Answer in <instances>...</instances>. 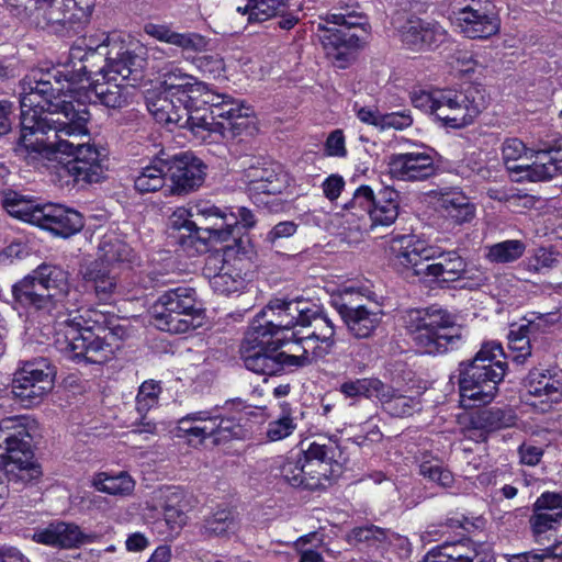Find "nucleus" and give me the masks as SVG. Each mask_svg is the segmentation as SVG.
I'll use <instances>...</instances> for the list:
<instances>
[{
	"label": "nucleus",
	"mask_w": 562,
	"mask_h": 562,
	"mask_svg": "<svg viewBox=\"0 0 562 562\" xmlns=\"http://www.w3.org/2000/svg\"><path fill=\"white\" fill-rule=\"evenodd\" d=\"M21 136L16 155L35 166L41 158L60 153L74 156L65 166L79 183H97L104 178L105 150L90 143L86 106L67 100L56 75L32 70L20 81Z\"/></svg>",
	"instance_id": "f257e3e1"
},
{
	"label": "nucleus",
	"mask_w": 562,
	"mask_h": 562,
	"mask_svg": "<svg viewBox=\"0 0 562 562\" xmlns=\"http://www.w3.org/2000/svg\"><path fill=\"white\" fill-rule=\"evenodd\" d=\"M146 65L145 49L139 45L133 47L112 42L91 47L85 40H79L69 49L64 77L68 82L78 83L87 74H94L122 83L131 81L127 86L134 88L143 78Z\"/></svg>",
	"instance_id": "f03ea898"
},
{
	"label": "nucleus",
	"mask_w": 562,
	"mask_h": 562,
	"mask_svg": "<svg viewBox=\"0 0 562 562\" xmlns=\"http://www.w3.org/2000/svg\"><path fill=\"white\" fill-rule=\"evenodd\" d=\"M391 250L396 266L424 280L452 282L468 273L467 262L456 250L443 251L415 235L394 237Z\"/></svg>",
	"instance_id": "7ed1b4c3"
},
{
	"label": "nucleus",
	"mask_w": 562,
	"mask_h": 562,
	"mask_svg": "<svg viewBox=\"0 0 562 562\" xmlns=\"http://www.w3.org/2000/svg\"><path fill=\"white\" fill-rule=\"evenodd\" d=\"M0 457L3 458L2 472L7 477V483L0 481L1 508L9 497V486L19 492L36 484L42 476V468L32 449V436L16 418L0 422Z\"/></svg>",
	"instance_id": "20e7f679"
},
{
	"label": "nucleus",
	"mask_w": 562,
	"mask_h": 562,
	"mask_svg": "<svg viewBox=\"0 0 562 562\" xmlns=\"http://www.w3.org/2000/svg\"><path fill=\"white\" fill-rule=\"evenodd\" d=\"M341 450L331 439L312 442L307 450L295 456L278 457L273 463L274 476L293 487L318 490L326 486L341 470Z\"/></svg>",
	"instance_id": "39448f33"
},
{
	"label": "nucleus",
	"mask_w": 562,
	"mask_h": 562,
	"mask_svg": "<svg viewBox=\"0 0 562 562\" xmlns=\"http://www.w3.org/2000/svg\"><path fill=\"white\" fill-rule=\"evenodd\" d=\"M507 370L501 344L481 346L473 359L459 363V392L464 406L491 403L498 392Z\"/></svg>",
	"instance_id": "423d86ee"
},
{
	"label": "nucleus",
	"mask_w": 562,
	"mask_h": 562,
	"mask_svg": "<svg viewBox=\"0 0 562 562\" xmlns=\"http://www.w3.org/2000/svg\"><path fill=\"white\" fill-rule=\"evenodd\" d=\"M147 109L158 123L188 128L203 140L212 134H218L225 139H233L244 126L245 120L234 124L224 120L210 125L207 109H193L187 103H178L175 97L167 95L160 90L147 98Z\"/></svg>",
	"instance_id": "0eeeda50"
},
{
	"label": "nucleus",
	"mask_w": 562,
	"mask_h": 562,
	"mask_svg": "<svg viewBox=\"0 0 562 562\" xmlns=\"http://www.w3.org/2000/svg\"><path fill=\"white\" fill-rule=\"evenodd\" d=\"M404 326L424 355H440L458 347L462 329L454 317L437 307L411 310L403 316Z\"/></svg>",
	"instance_id": "6e6552de"
},
{
	"label": "nucleus",
	"mask_w": 562,
	"mask_h": 562,
	"mask_svg": "<svg viewBox=\"0 0 562 562\" xmlns=\"http://www.w3.org/2000/svg\"><path fill=\"white\" fill-rule=\"evenodd\" d=\"M250 250V238L240 236L234 239V244L225 245L223 251L212 252L205 258L203 273L210 279L214 292L229 295L244 288V257Z\"/></svg>",
	"instance_id": "1a4fd4ad"
},
{
	"label": "nucleus",
	"mask_w": 562,
	"mask_h": 562,
	"mask_svg": "<svg viewBox=\"0 0 562 562\" xmlns=\"http://www.w3.org/2000/svg\"><path fill=\"white\" fill-rule=\"evenodd\" d=\"M240 356L247 370L260 375H276L286 368L308 366L306 357L278 351L274 340L248 329L240 346Z\"/></svg>",
	"instance_id": "9d476101"
},
{
	"label": "nucleus",
	"mask_w": 562,
	"mask_h": 562,
	"mask_svg": "<svg viewBox=\"0 0 562 562\" xmlns=\"http://www.w3.org/2000/svg\"><path fill=\"white\" fill-rule=\"evenodd\" d=\"M302 329L292 333L302 348L299 357H306L308 366L326 358L336 345L335 325L325 311L315 304L306 302L301 318Z\"/></svg>",
	"instance_id": "9b49d317"
},
{
	"label": "nucleus",
	"mask_w": 562,
	"mask_h": 562,
	"mask_svg": "<svg viewBox=\"0 0 562 562\" xmlns=\"http://www.w3.org/2000/svg\"><path fill=\"white\" fill-rule=\"evenodd\" d=\"M527 154L525 144L518 138H509L503 143L502 155L507 169L524 171L530 181H546L562 175V138L554 139L552 144L535 151V161L531 165H510Z\"/></svg>",
	"instance_id": "f8f14e48"
},
{
	"label": "nucleus",
	"mask_w": 562,
	"mask_h": 562,
	"mask_svg": "<svg viewBox=\"0 0 562 562\" xmlns=\"http://www.w3.org/2000/svg\"><path fill=\"white\" fill-rule=\"evenodd\" d=\"M4 1L13 15L56 35H70L80 26L71 14L67 15L55 4V0H27L25 4L24 0Z\"/></svg>",
	"instance_id": "ddd939ff"
},
{
	"label": "nucleus",
	"mask_w": 562,
	"mask_h": 562,
	"mask_svg": "<svg viewBox=\"0 0 562 562\" xmlns=\"http://www.w3.org/2000/svg\"><path fill=\"white\" fill-rule=\"evenodd\" d=\"M54 387V371L46 359L24 362L13 375L11 392L23 407L41 404Z\"/></svg>",
	"instance_id": "4468645a"
},
{
	"label": "nucleus",
	"mask_w": 562,
	"mask_h": 562,
	"mask_svg": "<svg viewBox=\"0 0 562 562\" xmlns=\"http://www.w3.org/2000/svg\"><path fill=\"white\" fill-rule=\"evenodd\" d=\"M304 304H306L304 301L273 299L256 315L249 329L271 340L291 331H297L296 327L301 325Z\"/></svg>",
	"instance_id": "2eb2a0df"
},
{
	"label": "nucleus",
	"mask_w": 562,
	"mask_h": 562,
	"mask_svg": "<svg viewBox=\"0 0 562 562\" xmlns=\"http://www.w3.org/2000/svg\"><path fill=\"white\" fill-rule=\"evenodd\" d=\"M181 217L183 214H188L191 217H201V223L204 226L199 227L194 221L186 220L182 227L190 233L199 234L200 231L206 232L210 239L218 241H229V235L234 233V224L229 221L228 214L220 210L218 207L209 203H199L191 206L189 211L184 209L178 210L175 213ZM201 237L196 235H189L188 237L181 236L179 243L183 248L191 247L195 241H200Z\"/></svg>",
	"instance_id": "dca6fc26"
},
{
	"label": "nucleus",
	"mask_w": 562,
	"mask_h": 562,
	"mask_svg": "<svg viewBox=\"0 0 562 562\" xmlns=\"http://www.w3.org/2000/svg\"><path fill=\"white\" fill-rule=\"evenodd\" d=\"M522 398L540 413L562 402V373L558 369L533 368L522 381Z\"/></svg>",
	"instance_id": "f3484780"
},
{
	"label": "nucleus",
	"mask_w": 562,
	"mask_h": 562,
	"mask_svg": "<svg viewBox=\"0 0 562 562\" xmlns=\"http://www.w3.org/2000/svg\"><path fill=\"white\" fill-rule=\"evenodd\" d=\"M352 29L327 24L319 20L317 23L318 38L331 64L340 69L347 68L356 58L360 47L359 36Z\"/></svg>",
	"instance_id": "a211bd4d"
},
{
	"label": "nucleus",
	"mask_w": 562,
	"mask_h": 562,
	"mask_svg": "<svg viewBox=\"0 0 562 562\" xmlns=\"http://www.w3.org/2000/svg\"><path fill=\"white\" fill-rule=\"evenodd\" d=\"M453 14L457 27L469 38H487L499 30L494 5L487 0H472Z\"/></svg>",
	"instance_id": "6ab92c4d"
},
{
	"label": "nucleus",
	"mask_w": 562,
	"mask_h": 562,
	"mask_svg": "<svg viewBox=\"0 0 562 562\" xmlns=\"http://www.w3.org/2000/svg\"><path fill=\"white\" fill-rule=\"evenodd\" d=\"M206 169V165L189 151L167 158L171 193L181 195L199 189L205 180Z\"/></svg>",
	"instance_id": "aec40b11"
},
{
	"label": "nucleus",
	"mask_w": 562,
	"mask_h": 562,
	"mask_svg": "<svg viewBox=\"0 0 562 562\" xmlns=\"http://www.w3.org/2000/svg\"><path fill=\"white\" fill-rule=\"evenodd\" d=\"M402 44L413 52L436 49L448 38L447 31L436 21L411 16L400 27Z\"/></svg>",
	"instance_id": "412c9836"
},
{
	"label": "nucleus",
	"mask_w": 562,
	"mask_h": 562,
	"mask_svg": "<svg viewBox=\"0 0 562 562\" xmlns=\"http://www.w3.org/2000/svg\"><path fill=\"white\" fill-rule=\"evenodd\" d=\"M435 159L430 151L393 154L389 160V172L401 181H424L435 176Z\"/></svg>",
	"instance_id": "4be33fe9"
},
{
	"label": "nucleus",
	"mask_w": 562,
	"mask_h": 562,
	"mask_svg": "<svg viewBox=\"0 0 562 562\" xmlns=\"http://www.w3.org/2000/svg\"><path fill=\"white\" fill-rule=\"evenodd\" d=\"M80 272L86 288L92 291L99 301L108 303L121 294L122 284L115 266L95 259L82 266Z\"/></svg>",
	"instance_id": "5701e85b"
},
{
	"label": "nucleus",
	"mask_w": 562,
	"mask_h": 562,
	"mask_svg": "<svg viewBox=\"0 0 562 562\" xmlns=\"http://www.w3.org/2000/svg\"><path fill=\"white\" fill-rule=\"evenodd\" d=\"M68 357L80 363L102 364L112 358L113 350L105 337L99 333L80 331V334L67 333Z\"/></svg>",
	"instance_id": "b1692460"
},
{
	"label": "nucleus",
	"mask_w": 562,
	"mask_h": 562,
	"mask_svg": "<svg viewBox=\"0 0 562 562\" xmlns=\"http://www.w3.org/2000/svg\"><path fill=\"white\" fill-rule=\"evenodd\" d=\"M198 103L199 101L196 98L193 109H207V122L210 125L220 123L224 120L234 124L245 119L244 126L238 131V134H236L235 137L241 135L250 127L251 122L249 117L252 113L251 109L239 104L228 97L205 93L201 101L202 104Z\"/></svg>",
	"instance_id": "393cba45"
},
{
	"label": "nucleus",
	"mask_w": 562,
	"mask_h": 562,
	"mask_svg": "<svg viewBox=\"0 0 562 562\" xmlns=\"http://www.w3.org/2000/svg\"><path fill=\"white\" fill-rule=\"evenodd\" d=\"M337 311L348 333L357 339L371 337L380 326L384 316L382 308L374 304H340Z\"/></svg>",
	"instance_id": "a878e982"
},
{
	"label": "nucleus",
	"mask_w": 562,
	"mask_h": 562,
	"mask_svg": "<svg viewBox=\"0 0 562 562\" xmlns=\"http://www.w3.org/2000/svg\"><path fill=\"white\" fill-rule=\"evenodd\" d=\"M562 520V494L546 492L532 506L529 522L535 541L542 543L548 531L557 529Z\"/></svg>",
	"instance_id": "bb28decb"
},
{
	"label": "nucleus",
	"mask_w": 562,
	"mask_h": 562,
	"mask_svg": "<svg viewBox=\"0 0 562 562\" xmlns=\"http://www.w3.org/2000/svg\"><path fill=\"white\" fill-rule=\"evenodd\" d=\"M13 307L29 314L49 313L55 303L52 294L44 292V286L30 273L12 285Z\"/></svg>",
	"instance_id": "cd10ccee"
},
{
	"label": "nucleus",
	"mask_w": 562,
	"mask_h": 562,
	"mask_svg": "<svg viewBox=\"0 0 562 562\" xmlns=\"http://www.w3.org/2000/svg\"><path fill=\"white\" fill-rule=\"evenodd\" d=\"M453 95L456 105L451 121L452 128L469 126L487 106L485 90L480 86L469 85L457 89Z\"/></svg>",
	"instance_id": "c85d7f7f"
},
{
	"label": "nucleus",
	"mask_w": 562,
	"mask_h": 562,
	"mask_svg": "<svg viewBox=\"0 0 562 562\" xmlns=\"http://www.w3.org/2000/svg\"><path fill=\"white\" fill-rule=\"evenodd\" d=\"M56 236L67 238L83 227L82 215L61 204L46 203L42 206L41 222L37 225Z\"/></svg>",
	"instance_id": "c756f323"
},
{
	"label": "nucleus",
	"mask_w": 562,
	"mask_h": 562,
	"mask_svg": "<svg viewBox=\"0 0 562 562\" xmlns=\"http://www.w3.org/2000/svg\"><path fill=\"white\" fill-rule=\"evenodd\" d=\"M204 85L195 77L183 72L177 66H170L161 75L160 91L175 97L178 103L194 104L195 99L202 95Z\"/></svg>",
	"instance_id": "7c9ffc66"
},
{
	"label": "nucleus",
	"mask_w": 562,
	"mask_h": 562,
	"mask_svg": "<svg viewBox=\"0 0 562 562\" xmlns=\"http://www.w3.org/2000/svg\"><path fill=\"white\" fill-rule=\"evenodd\" d=\"M250 195L280 194L288 184L286 175L274 165L250 166L244 172Z\"/></svg>",
	"instance_id": "2f4dec72"
},
{
	"label": "nucleus",
	"mask_w": 562,
	"mask_h": 562,
	"mask_svg": "<svg viewBox=\"0 0 562 562\" xmlns=\"http://www.w3.org/2000/svg\"><path fill=\"white\" fill-rule=\"evenodd\" d=\"M423 562H484L476 543L470 539L443 542L429 550Z\"/></svg>",
	"instance_id": "473e14b6"
},
{
	"label": "nucleus",
	"mask_w": 562,
	"mask_h": 562,
	"mask_svg": "<svg viewBox=\"0 0 562 562\" xmlns=\"http://www.w3.org/2000/svg\"><path fill=\"white\" fill-rule=\"evenodd\" d=\"M83 79L91 80L90 94L109 109H121L128 103L130 86L111 78L102 79L94 74H87Z\"/></svg>",
	"instance_id": "72a5a7b5"
},
{
	"label": "nucleus",
	"mask_w": 562,
	"mask_h": 562,
	"mask_svg": "<svg viewBox=\"0 0 562 562\" xmlns=\"http://www.w3.org/2000/svg\"><path fill=\"white\" fill-rule=\"evenodd\" d=\"M33 540L50 547L69 549L82 543L83 533L74 524L58 521L36 531L33 535Z\"/></svg>",
	"instance_id": "f704fd0d"
},
{
	"label": "nucleus",
	"mask_w": 562,
	"mask_h": 562,
	"mask_svg": "<svg viewBox=\"0 0 562 562\" xmlns=\"http://www.w3.org/2000/svg\"><path fill=\"white\" fill-rule=\"evenodd\" d=\"M144 32L150 37L176 45L184 50L202 52L207 45L205 37L200 34L173 32L165 24L147 23L144 26Z\"/></svg>",
	"instance_id": "c9c22d12"
},
{
	"label": "nucleus",
	"mask_w": 562,
	"mask_h": 562,
	"mask_svg": "<svg viewBox=\"0 0 562 562\" xmlns=\"http://www.w3.org/2000/svg\"><path fill=\"white\" fill-rule=\"evenodd\" d=\"M31 274L44 286V292L52 294L54 303L69 292V272L59 266L42 263Z\"/></svg>",
	"instance_id": "e433bc0d"
},
{
	"label": "nucleus",
	"mask_w": 562,
	"mask_h": 562,
	"mask_svg": "<svg viewBox=\"0 0 562 562\" xmlns=\"http://www.w3.org/2000/svg\"><path fill=\"white\" fill-rule=\"evenodd\" d=\"M398 216V192L390 187L376 193L375 202L370 209L371 229L378 226H390Z\"/></svg>",
	"instance_id": "4c0bfd02"
},
{
	"label": "nucleus",
	"mask_w": 562,
	"mask_h": 562,
	"mask_svg": "<svg viewBox=\"0 0 562 562\" xmlns=\"http://www.w3.org/2000/svg\"><path fill=\"white\" fill-rule=\"evenodd\" d=\"M378 400L385 413L393 417L404 418L420 411V403L416 397L407 396L383 382Z\"/></svg>",
	"instance_id": "58836bf2"
},
{
	"label": "nucleus",
	"mask_w": 562,
	"mask_h": 562,
	"mask_svg": "<svg viewBox=\"0 0 562 562\" xmlns=\"http://www.w3.org/2000/svg\"><path fill=\"white\" fill-rule=\"evenodd\" d=\"M196 303V292L193 288L178 286L160 294L151 308L172 313H176V311L201 313Z\"/></svg>",
	"instance_id": "ea45409f"
},
{
	"label": "nucleus",
	"mask_w": 562,
	"mask_h": 562,
	"mask_svg": "<svg viewBox=\"0 0 562 562\" xmlns=\"http://www.w3.org/2000/svg\"><path fill=\"white\" fill-rule=\"evenodd\" d=\"M154 325L162 331L182 334L200 326L201 313H176L151 308Z\"/></svg>",
	"instance_id": "a19ab883"
},
{
	"label": "nucleus",
	"mask_w": 562,
	"mask_h": 562,
	"mask_svg": "<svg viewBox=\"0 0 562 562\" xmlns=\"http://www.w3.org/2000/svg\"><path fill=\"white\" fill-rule=\"evenodd\" d=\"M114 316L97 308H83L78 315L69 316L65 324L70 328V334L80 331L104 333L111 328Z\"/></svg>",
	"instance_id": "79ce46f5"
},
{
	"label": "nucleus",
	"mask_w": 562,
	"mask_h": 562,
	"mask_svg": "<svg viewBox=\"0 0 562 562\" xmlns=\"http://www.w3.org/2000/svg\"><path fill=\"white\" fill-rule=\"evenodd\" d=\"M100 258L106 265L128 263L138 261V256L134 249L116 234H106L99 244Z\"/></svg>",
	"instance_id": "37998d69"
},
{
	"label": "nucleus",
	"mask_w": 562,
	"mask_h": 562,
	"mask_svg": "<svg viewBox=\"0 0 562 562\" xmlns=\"http://www.w3.org/2000/svg\"><path fill=\"white\" fill-rule=\"evenodd\" d=\"M517 416L510 408L490 407L476 412L471 417L474 429L492 432L516 424Z\"/></svg>",
	"instance_id": "c03bdc74"
},
{
	"label": "nucleus",
	"mask_w": 562,
	"mask_h": 562,
	"mask_svg": "<svg viewBox=\"0 0 562 562\" xmlns=\"http://www.w3.org/2000/svg\"><path fill=\"white\" fill-rule=\"evenodd\" d=\"M244 417L240 413L229 415H214V431L211 434L213 445L226 443L233 439H243L247 435V429L241 423Z\"/></svg>",
	"instance_id": "a18cd8bd"
},
{
	"label": "nucleus",
	"mask_w": 562,
	"mask_h": 562,
	"mask_svg": "<svg viewBox=\"0 0 562 562\" xmlns=\"http://www.w3.org/2000/svg\"><path fill=\"white\" fill-rule=\"evenodd\" d=\"M3 206L9 214L26 223L37 226L41 222L43 204H38L34 200L27 199L16 192L5 194Z\"/></svg>",
	"instance_id": "49530a36"
},
{
	"label": "nucleus",
	"mask_w": 562,
	"mask_h": 562,
	"mask_svg": "<svg viewBox=\"0 0 562 562\" xmlns=\"http://www.w3.org/2000/svg\"><path fill=\"white\" fill-rule=\"evenodd\" d=\"M166 177L167 159L159 157L139 171L134 178V187L139 193L156 192L164 187Z\"/></svg>",
	"instance_id": "de8ad7c7"
},
{
	"label": "nucleus",
	"mask_w": 562,
	"mask_h": 562,
	"mask_svg": "<svg viewBox=\"0 0 562 562\" xmlns=\"http://www.w3.org/2000/svg\"><path fill=\"white\" fill-rule=\"evenodd\" d=\"M92 486L102 493L114 496H128L135 488V481L127 472L110 474L97 473L92 479Z\"/></svg>",
	"instance_id": "09e8293b"
},
{
	"label": "nucleus",
	"mask_w": 562,
	"mask_h": 562,
	"mask_svg": "<svg viewBox=\"0 0 562 562\" xmlns=\"http://www.w3.org/2000/svg\"><path fill=\"white\" fill-rule=\"evenodd\" d=\"M439 202L447 215L458 224L469 222L474 217L475 206L460 191L441 193Z\"/></svg>",
	"instance_id": "8fccbe9b"
},
{
	"label": "nucleus",
	"mask_w": 562,
	"mask_h": 562,
	"mask_svg": "<svg viewBox=\"0 0 562 562\" xmlns=\"http://www.w3.org/2000/svg\"><path fill=\"white\" fill-rule=\"evenodd\" d=\"M533 325H520L517 328H512L508 333V346L515 353L514 361L524 363L528 357L531 356L532 342L531 337L536 331L532 329Z\"/></svg>",
	"instance_id": "3c124183"
},
{
	"label": "nucleus",
	"mask_w": 562,
	"mask_h": 562,
	"mask_svg": "<svg viewBox=\"0 0 562 562\" xmlns=\"http://www.w3.org/2000/svg\"><path fill=\"white\" fill-rule=\"evenodd\" d=\"M383 382L378 378L349 379L339 385L338 391L345 397H376L380 393Z\"/></svg>",
	"instance_id": "603ef678"
},
{
	"label": "nucleus",
	"mask_w": 562,
	"mask_h": 562,
	"mask_svg": "<svg viewBox=\"0 0 562 562\" xmlns=\"http://www.w3.org/2000/svg\"><path fill=\"white\" fill-rule=\"evenodd\" d=\"M236 529L237 522L234 515L226 509H222L204 520L201 532L206 537H218L234 533Z\"/></svg>",
	"instance_id": "864d4df0"
},
{
	"label": "nucleus",
	"mask_w": 562,
	"mask_h": 562,
	"mask_svg": "<svg viewBox=\"0 0 562 562\" xmlns=\"http://www.w3.org/2000/svg\"><path fill=\"white\" fill-rule=\"evenodd\" d=\"M526 250V245L518 239H508L488 247L486 254L491 262L508 263L519 259Z\"/></svg>",
	"instance_id": "5fc2aeb1"
},
{
	"label": "nucleus",
	"mask_w": 562,
	"mask_h": 562,
	"mask_svg": "<svg viewBox=\"0 0 562 562\" xmlns=\"http://www.w3.org/2000/svg\"><path fill=\"white\" fill-rule=\"evenodd\" d=\"M419 474L442 487H451L454 476L438 459H427L419 464Z\"/></svg>",
	"instance_id": "6e6d98bb"
},
{
	"label": "nucleus",
	"mask_w": 562,
	"mask_h": 562,
	"mask_svg": "<svg viewBox=\"0 0 562 562\" xmlns=\"http://www.w3.org/2000/svg\"><path fill=\"white\" fill-rule=\"evenodd\" d=\"M335 10L337 12H329L325 16H321L319 20L327 22V24L347 29H355L363 24V16L359 14L352 5L347 3L339 4Z\"/></svg>",
	"instance_id": "4d7b16f0"
},
{
	"label": "nucleus",
	"mask_w": 562,
	"mask_h": 562,
	"mask_svg": "<svg viewBox=\"0 0 562 562\" xmlns=\"http://www.w3.org/2000/svg\"><path fill=\"white\" fill-rule=\"evenodd\" d=\"M161 386L158 382L145 381L138 389L136 396V411L139 415L147 414L149 409L158 404Z\"/></svg>",
	"instance_id": "13d9d810"
},
{
	"label": "nucleus",
	"mask_w": 562,
	"mask_h": 562,
	"mask_svg": "<svg viewBox=\"0 0 562 562\" xmlns=\"http://www.w3.org/2000/svg\"><path fill=\"white\" fill-rule=\"evenodd\" d=\"M456 90L453 88L437 89V106L435 108V116L447 127H451L456 105Z\"/></svg>",
	"instance_id": "bf43d9fd"
},
{
	"label": "nucleus",
	"mask_w": 562,
	"mask_h": 562,
	"mask_svg": "<svg viewBox=\"0 0 562 562\" xmlns=\"http://www.w3.org/2000/svg\"><path fill=\"white\" fill-rule=\"evenodd\" d=\"M296 429V423L290 414H283L268 424L266 436L270 441L282 440Z\"/></svg>",
	"instance_id": "052dcab7"
},
{
	"label": "nucleus",
	"mask_w": 562,
	"mask_h": 562,
	"mask_svg": "<svg viewBox=\"0 0 562 562\" xmlns=\"http://www.w3.org/2000/svg\"><path fill=\"white\" fill-rule=\"evenodd\" d=\"M229 221L234 224V233L229 235L231 244H234L235 238H239L240 236H249L245 233H241V228L249 229L256 225V217L254 213L247 207H237L236 213L228 214Z\"/></svg>",
	"instance_id": "680f3d73"
},
{
	"label": "nucleus",
	"mask_w": 562,
	"mask_h": 562,
	"mask_svg": "<svg viewBox=\"0 0 562 562\" xmlns=\"http://www.w3.org/2000/svg\"><path fill=\"white\" fill-rule=\"evenodd\" d=\"M527 562H562V541L543 549L526 551Z\"/></svg>",
	"instance_id": "e2e57ef3"
},
{
	"label": "nucleus",
	"mask_w": 562,
	"mask_h": 562,
	"mask_svg": "<svg viewBox=\"0 0 562 562\" xmlns=\"http://www.w3.org/2000/svg\"><path fill=\"white\" fill-rule=\"evenodd\" d=\"M411 102L416 109L435 115V108L437 106V89L429 91L424 89H414L411 92Z\"/></svg>",
	"instance_id": "0e129e2a"
},
{
	"label": "nucleus",
	"mask_w": 562,
	"mask_h": 562,
	"mask_svg": "<svg viewBox=\"0 0 562 562\" xmlns=\"http://www.w3.org/2000/svg\"><path fill=\"white\" fill-rule=\"evenodd\" d=\"M376 194H374L373 190L369 186L359 187L351 199L345 206L347 209H361L366 213H370V209H372L375 202Z\"/></svg>",
	"instance_id": "69168bd1"
},
{
	"label": "nucleus",
	"mask_w": 562,
	"mask_h": 562,
	"mask_svg": "<svg viewBox=\"0 0 562 562\" xmlns=\"http://www.w3.org/2000/svg\"><path fill=\"white\" fill-rule=\"evenodd\" d=\"M381 131L394 128L405 130L412 126L413 116L409 110H403L397 112L383 113Z\"/></svg>",
	"instance_id": "338daca9"
},
{
	"label": "nucleus",
	"mask_w": 562,
	"mask_h": 562,
	"mask_svg": "<svg viewBox=\"0 0 562 562\" xmlns=\"http://www.w3.org/2000/svg\"><path fill=\"white\" fill-rule=\"evenodd\" d=\"M355 538L360 542L379 546L387 540V530L376 526L359 527L353 530Z\"/></svg>",
	"instance_id": "774afa93"
}]
</instances>
